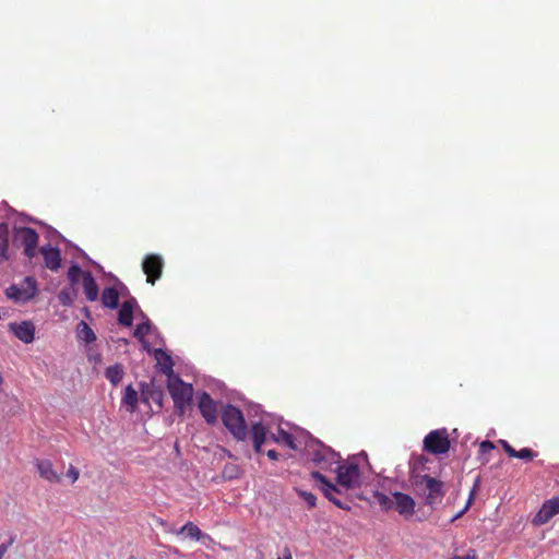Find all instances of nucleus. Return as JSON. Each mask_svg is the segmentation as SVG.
I'll return each mask as SVG.
<instances>
[{"instance_id": "obj_1", "label": "nucleus", "mask_w": 559, "mask_h": 559, "mask_svg": "<svg viewBox=\"0 0 559 559\" xmlns=\"http://www.w3.org/2000/svg\"><path fill=\"white\" fill-rule=\"evenodd\" d=\"M304 455L308 462L320 469L333 471L332 466L340 463L341 455L309 432L304 433Z\"/></svg>"}, {"instance_id": "obj_2", "label": "nucleus", "mask_w": 559, "mask_h": 559, "mask_svg": "<svg viewBox=\"0 0 559 559\" xmlns=\"http://www.w3.org/2000/svg\"><path fill=\"white\" fill-rule=\"evenodd\" d=\"M222 421L236 440L245 441L248 438L247 421L243 413L238 407L227 404L222 413Z\"/></svg>"}, {"instance_id": "obj_3", "label": "nucleus", "mask_w": 559, "mask_h": 559, "mask_svg": "<svg viewBox=\"0 0 559 559\" xmlns=\"http://www.w3.org/2000/svg\"><path fill=\"white\" fill-rule=\"evenodd\" d=\"M167 389L174 401V405L180 415L185 414L193 397V386L186 383L180 377L168 380Z\"/></svg>"}, {"instance_id": "obj_4", "label": "nucleus", "mask_w": 559, "mask_h": 559, "mask_svg": "<svg viewBox=\"0 0 559 559\" xmlns=\"http://www.w3.org/2000/svg\"><path fill=\"white\" fill-rule=\"evenodd\" d=\"M37 293V281L33 276H26L21 283L11 284L4 290L7 298L15 304H27L34 299Z\"/></svg>"}, {"instance_id": "obj_5", "label": "nucleus", "mask_w": 559, "mask_h": 559, "mask_svg": "<svg viewBox=\"0 0 559 559\" xmlns=\"http://www.w3.org/2000/svg\"><path fill=\"white\" fill-rule=\"evenodd\" d=\"M333 472L336 473V483L342 489H355L360 486V471L357 463L340 461Z\"/></svg>"}, {"instance_id": "obj_6", "label": "nucleus", "mask_w": 559, "mask_h": 559, "mask_svg": "<svg viewBox=\"0 0 559 559\" xmlns=\"http://www.w3.org/2000/svg\"><path fill=\"white\" fill-rule=\"evenodd\" d=\"M311 477L318 484V488L322 491V493L329 501H331L334 506L342 510L350 509L348 504L344 503L343 501L335 497V495H341L343 492V489L341 487L330 481L319 471H313L311 473Z\"/></svg>"}, {"instance_id": "obj_7", "label": "nucleus", "mask_w": 559, "mask_h": 559, "mask_svg": "<svg viewBox=\"0 0 559 559\" xmlns=\"http://www.w3.org/2000/svg\"><path fill=\"white\" fill-rule=\"evenodd\" d=\"M424 449L432 454H444L450 449V440L447 429L430 431L424 439Z\"/></svg>"}, {"instance_id": "obj_8", "label": "nucleus", "mask_w": 559, "mask_h": 559, "mask_svg": "<svg viewBox=\"0 0 559 559\" xmlns=\"http://www.w3.org/2000/svg\"><path fill=\"white\" fill-rule=\"evenodd\" d=\"M39 236L37 231L31 227H14V242H19L24 247V254L28 259L36 255Z\"/></svg>"}, {"instance_id": "obj_9", "label": "nucleus", "mask_w": 559, "mask_h": 559, "mask_svg": "<svg viewBox=\"0 0 559 559\" xmlns=\"http://www.w3.org/2000/svg\"><path fill=\"white\" fill-rule=\"evenodd\" d=\"M273 416L270 414H263L259 421L252 423L251 437L253 442L254 451L260 453L262 445L266 440L269 430L272 427Z\"/></svg>"}, {"instance_id": "obj_10", "label": "nucleus", "mask_w": 559, "mask_h": 559, "mask_svg": "<svg viewBox=\"0 0 559 559\" xmlns=\"http://www.w3.org/2000/svg\"><path fill=\"white\" fill-rule=\"evenodd\" d=\"M164 267V260L157 253H150L145 255L142 261V270L146 275V282L154 285L157 280L162 277Z\"/></svg>"}, {"instance_id": "obj_11", "label": "nucleus", "mask_w": 559, "mask_h": 559, "mask_svg": "<svg viewBox=\"0 0 559 559\" xmlns=\"http://www.w3.org/2000/svg\"><path fill=\"white\" fill-rule=\"evenodd\" d=\"M417 484H425L428 493L425 502L427 506L433 508L444 496L443 483L429 475H421Z\"/></svg>"}, {"instance_id": "obj_12", "label": "nucleus", "mask_w": 559, "mask_h": 559, "mask_svg": "<svg viewBox=\"0 0 559 559\" xmlns=\"http://www.w3.org/2000/svg\"><path fill=\"white\" fill-rule=\"evenodd\" d=\"M557 514H559V497H552L542 504L538 512L534 515L532 524L535 526L544 525Z\"/></svg>"}, {"instance_id": "obj_13", "label": "nucleus", "mask_w": 559, "mask_h": 559, "mask_svg": "<svg viewBox=\"0 0 559 559\" xmlns=\"http://www.w3.org/2000/svg\"><path fill=\"white\" fill-rule=\"evenodd\" d=\"M198 406L201 415L209 425L217 421V407L215 401L207 392H202L199 396Z\"/></svg>"}, {"instance_id": "obj_14", "label": "nucleus", "mask_w": 559, "mask_h": 559, "mask_svg": "<svg viewBox=\"0 0 559 559\" xmlns=\"http://www.w3.org/2000/svg\"><path fill=\"white\" fill-rule=\"evenodd\" d=\"M394 498L393 507L404 518H411L415 513V500L407 493L401 491L392 492Z\"/></svg>"}, {"instance_id": "obj_15", "label": "nucleus", "mask_w": 559, "mask_h": 559, "mask_svg": "<svg viewBox=\"0 0 559 559\" xmlns=\"http://www.w3.org/2000/svg\"><path fill=\"white\" fill-rule=\"evenodd\" d=\"M10 331L25 344H29L35 338V325L31 321H22L20 323H10Z\"/></svg>"}, {"instance_id": "obj_16", "label": "nucleus", "mask_w": 559, "mask_h": 559, "mask_svg": "<svg viewBox=\"0 0 559 559\" xmlns=\"http://www.w3.org/2000/svg\"><path fill=\"white\" fill-rule=\"evenodd\" d=\"M39 251L44 257L45 266L51 271H58L61 265L60 250L47 245L43 246Z\"/></svg>"}, {"instance_id": "obj_17", "label": "nucleus", "mask_w": 559, "mask_h": 559, "mask_svg": "<svg viewBox=\"0 0 559 559\" xmlns=\"http://www.w3.org/2000/svg\"><path fill=\"white\" fill-rule=\"evenodd\" d=\"M154 357L157 360L159 371L167 376L168 380L175 378L174 374V361L171 356L162 348L154 350Z\"/></svg>"}, {"instance_id": "obj_18", "label": "nucleus", "mask_w": 559, "mask_h": 559, "mask_svg": "<svg viewBox=\"0 0 559 559\" xmlns=\"http://www.w3.org/2000/svg\"><path fill=\"white\" fill-rule=\"evenodd\" d=\"M277 432L280 437V444H284L295 451L300 450L301 448L304 449V433L306 432L305 430H301L300 433L296 437H294L292 433H289L288 431L284 430L281 427H278Z\"/></svg>"}, {"instance_id": "obj_19", "label": "nucleus", "mask_w": 559, "mask_h": 559, "mask_svg": "<svg viewBox=\"0 0 559 559\" xmlns=\"http://www.w3.org/2000/svg\"><path fill=\"white\" fill-rule=\"evenodd\" d=\"M82 285H83V290H84V294H85L87 300H90V301L97 300L98 295H99V288H98V285L91 272L85 271L83 273Z\"/></svg>"}, {"instance_id": "obj_20", "label": "nucleus", "mask_w": 559, "mask_h": 559, "mask_svg": "<svg viewBox=\"0 0 559 559\" xmlns=\"http://www.w3.org/2000/svg\"><path fill=\"white\" fill-rule=\"evenodd\" d=\"M36 467L44 479L50 483H58L60 480V475L52 468L49 460H37Z\"/></svg>"}, {"instance_id": "obj_21", "label": "nucleus", "mask_w": 559, "mask_h": 559, "mask_svg": "<svg viewBox=\"0 0 559 559\" xmlns=\"http://www.w3.org/2000/svg\"><path fill=\"white\" fill-rule=\"evenodd\" d=\"M120 293L117 287L109 286L104 288L102 293V302L104 307L116 309L119 306Z\"/></svg>"}, {"instance_id": "obj_22", "label": "nucleus", "mask_w": 559, "mask_h": 559, "mask_svg": "<svg viewBox=\"0 0 559 559\" xmlns=\"http://www.w3.org/2000/svg\"><path fill=\"white\" fill-rule=\"evenodd\" d=\"M157 333V329L152 324L148 318H145V321L138 324L133 332V336L138 338L144 346V348H147V342L145 341L146 334Z\"/></svg>"}, {"instance_id": "obj_23", "label": "nucleus", "mask_w": 559, "mask_h": 559, "mask_svg": "<svg viewBox=\"0 0 559 559\" xmlns=\"http://www.w3.org/2000/svg\"><path fill=\"white\" fill-rule=\"evenodd\" d=\"M9 255V225L7 223L0 224V263L8 261Z\"/></svg>"}, {"instance_id": "obj_24", "label": "nucleus", "mask_w": 559, "mask_h": 559, "mask_svg": "<svg viewBox=\"0 0 559 559\" xmlns=\"http://www.w3.org/2000/svg\"><path fill=\"white\" fill-rule=\"evenodd\" d=\"M124 376L123 366L121 364H115L109 366L105 370L106 379L114 385H118Z\"/></svg>"}, {"instance_id": "obj_25", "label": "nucleus", "mask_w": 559, "mask_h": 559, "mask_svg": "<svg viewBox=\"0 0 559 559\" xmlns=\"http://www.w3.org/2000/svg\"><path fill=\"white\" fill-rule=\"evenodd\" d=\"M177 534H185L190 539L201 540L202 538L209 537L204 534L194 523L188 522L186 523Z\"/></svg>"}, {"instance_id": "obj_26", "label": "nucleus", "mask_w": 559, "mask_h": 559, "mask_svg": "<svg viewBox=\"0 0 559 559\" xmlns=\"http://www.w3.org/2000/svg\"><path fill=\"white\" fill-rule=\"evenodd\" d=\"M78 338L86 344H91L96 341V334L92 328L84 321L78 324Z\"/></svg>"}, {"instance_id": "obj_27", "label": "nucleus", "mask_w": 559, "mask_h": 559, "mask_svg": "<svg viewBox=\"0 0 559 559\" xmlns=\"http://www.w3.org/2000/svg\"><path fill=\"white\" fill-rule=\"evenodd\" d=\"M133 316L134 311L131 310L129 306L121 305L118 312V323L127 328L132 326Z\"/></svg>"}, {"instance_id": "obj_28", "label": "nucleus", "mask_w": 559, "mask_h": 559, "mask_svg": "<svg viewBox=\"0 0 559 559\" xmlns=\"http://www.w3.org/2000/svg\"><path fill=\"white\" fill-rule=\"evenodd\" d=\"M122 403L126 404L131 409H133L135 407V405L138 404V392L133 389V386L131 384H129L124 389Z\"/></svg>"}, {"instance_id": "obj_29", "label": "nucleus", "mask_w": 559, "mask_h": 559, "mask_svg": "<svg viewBox=\"0 0 559 559\" xmlns=\"http://www.w3.org/2000/svg\"><path fill=\"white\" fill-rule=\"evenodd\" d=\"M76 296V293L74 288H63L59 295V301L62 306L71 307L74 302V298Z\"/></svg>"}, {"instance_id": "obj_30", "label": "nucleus", "mask_w": 559, "mask_h": 559, "mask_svg": "<svg viewBox=\"0 0 559 559\" xmlns=\"http://www.w3.org/2000/svg\"><path fill=\"white\" fill-rule=\"evenodd\" d=\"M83 273L84 272L82 271L80 265L73 262L68 270V280L70 284L72 286H75L79 283L80 276H83Z\"/></svg>"}, {"instance_id": "obj_31", "label": "nucleus", "mask_w": 559, "mask_h": 559, "mask_svg": "<svg viewBox=\"0 0 559 559\" xmlns=\"http://www.w3.org/2000/svg\"><path fill=\"white\" fill-rule=\"evenodd\" d=\"M374 498L377 502L385 510L392 509L394 501L383 492L376 491Z\"/></svg>"}, {"instance_id": "obj_32", "label": "nucleus", "mask_w": 559, "mask_h": 559, "mask_svg": "<svg viewBox=\"0 0 559 559\" xmlns=\"http://www.w3.org/2000/svg\"><path fill=\"white\" fill-rule=\"evenodd\" d=\"M298 495L304 499L309 509H312L317 506V497L312 492L298 490Z\"/></svg>"}, {"instance_id": "obj_33", "label": "nucleus", "mask_w": 559, "mask_h": 559, "mask_svg": "<svg viewBox=\"0 0 559 559\" xmlns=\"http://www.w3.org/2000/svg\"><path fill=\"white\" fill-rule=\"evenodd\" d=\"M536 456L537 452L533 451L531 448H522L521 450H518V455H515L516 459L524 461H532Z\"/></svg>"}, {"instance_id": "obj_34", "label": "nucleus", "mask_w": 559, "mask_h": 559, "mask_svg": "<svg viewBox=\"0 0 559 559\" xmlns=\"http://www.w3.org/2000/svg\"><path fill=\"white\" fill-rule=\"evenodd\" d=\"M223 475L227 479H234L239 476V468L235 464H227L223 469Z\"/></svg>"}, {"instance_id": "obj_35", "label": "nucleus", "mask_w": 559, "mask_h": 559, "mask_svg": "<svg viewBox=\"0 0 559 559\" xmlns=\"http://www.w3.org/2000/svg\"><path fill=\"white\" fill-rule=\"evenodd\" d=\"M495 448H496V447H495V444H493L491 441H489V440H485V441H483V442L480 443V445H479V453H480L481 455H485L486 453H488V452H490V451L495 450Z\"/></svg>"}, {"instance_id": "obj_36", "label": "nucleus", "mask_w": 559, "mask_h": 559, "mask_svg": "<svg viewBox=\"0 0 559 559\" xmlns=\"http://www.w3.org/2000/svg\"><path fill=\"white\" fill-rule=\"evenodd\" d=\"M76 250H78L80 257H82L85 260H87L88 263L94 265L98 272H104V267L100 264H98L97 262H95L94 260H92L82 249L76 247Z\"/></svg>"}, {"instance_id": "obj_37", "label": "nucleus", "mask_w": 559, "mask_h": 559, "mask_svg": "<svg viewBox=\"0 0 559 559\" xmlns=\"http://www.w3.org/2000/svg\"><path fill=\"white\" fill-rule=\"evenodd\" d=\"M472 501H473V492L469 493V497H468V500H467L465 507L451 519V523L459 520L468 510Z\"/></svg>"}, {"instance_id": "obj_38", "label": "nucleus", "mask_w": 559, "mask_h": 559, "mask_svg": "<svg viewBox=\"0 0 559 559\" xmlns=\"http://www.w3.org/2000/svg\"><path fill=\"white\" fill-rule=\"evenodd\" d=\"M14 542H15V536L12 535V536H10L8 542L2 543L0 545V559L3 558L4 554L8 551L9 547L13 545Z\"/></svg>"}, {"instance_id": "obj_39", "label": "nucleus", "mask_w": 559, "mask_h": 559, "mask_svg": "<svg viewBox=\"0 0 559 559\" xmlns=\"http://www.w3.org/2000/svg\"><path fill=\"white\" fill-rule=\"evenodd\" d=\"M123 306H129V308L133 311L139 310L138 301L134 297H129L127 300L122 302Z\"/></svg>"}, {"instance_id": "obj_40", "label": "nucleus", "mask_w": 559, "mask_h": 559, "mask_svg": "<svg viewBox=\"0 0 559 559\" xmlns=\"http://www.w3.org/2000/svg\"><path fill=\"white\" fill-rule=\"evenodd\" d=\"M261 405L259 404H250L248 408V416H258L261 413Z\"/></svg>"}, {"instance_id": "obj_41", "label": "nucleus", "mask_w": 559, "mask_h": 559, "mask_svg": "<svg viewBox=\"0 0 559 559\" xmlns=\"http://www.w3.org/2000/svg\"><path fill=\"white\" fill-rule=\"evenodd\" d=\"M114 278L117 282L116 287L118 288L120 295L124 296V295L129 294L128 287L122 282H120L117 277H114Z\"/></svg>"}, {"instance_id": "obj_42", "label": "nucleus", "mask_w": 559, "mask_h": 559, "mask_svg": "<svg viewBox=\"0 0 559 559\" xmlns=\"http://www.w3.org/2000/svg\"><path fill=\"white\" fill-rule=\"evenodd\" d=\"M68 477L71 478L72 483H74L79 478V471L71 466L67 473Z\"/></svg>"}, {"instance_id": "obj_43", "label": "nucleus", "mask_w": 559, "mask_h": 559, "mask_svg": "<svg viewBox=\"0 0 559 559\" xmlns=\"http://www.w3.org/2000/svg\"><path fill=\"white\" fill-rule=\"evenodd\" d=\"M504 451L511 457H515V455H518V450H515L511 444L506 447Z\"/></svg>"}, {"instance_id": "obj_44", "label": "nucleus", "mask_w": 559, "mask_h": 559, "mask_svg": "<svg viewBox=\"0 0 559 559\" xmlns=\"http://www.w3.org/2000/svg\"><path fill=\"white\" fill-rule=\"evenodd\" d=\"M266 455H267V457H269L270 460H272V461H276V460L278 459V453H277L275 450H273V449H272V450H269V451L266 452Z\"/></svg>"}, {"instance_id": "obj_45", "label": "nucleus", "mask_w": 559, "mask_h": 559, "mask_svg": "<svg viewBox=\"0 0 559 559\" xmlns=\"http://www.w3.org/2000/svg\"><path fill=\"white\" fill-rule=\"evenodd\" d=\"M454 559H476V555L474 551H469L468 554L464 555V556H456L454 557Z\"/></svg>"}, {"instance_id": "obj_46", "label": "nucleus", "mask_w": 559, "mask_h": 559, "mask_svg": "<svg viewBox=\"0 0 559 559\" xmlns=\"http://www.w3.org/2000/svg\"><path fill=\"white\" fill-rule=\"evenodd\" d=\"M283 555H284V559H293L290 550L287 547L284 549Z\"/></svg>"}, {"instance_id": "obj_47", "label": "nucleus", "mask_w": 559, "mask_h": 559, "mask_svg": "<svg viewBox=\"0 0 559 559\" xmlns=\"http://www.w3.org/2000/svg\"><path fill=\"white\" fill-rule=\"evenodd\" d=\"M271 440L274 441L275 443H278L280 444V437H278V432L277 433H272L270 436Z\"/></svg>"}, {"instance_id": "obj_48", "label": "nucleus", "mask_w": 559, "mask_h": 559, "mask_svg": "<svg viewBox=\"0 0 559 559\" xmlns=\"http://www.w3.org/2000/svg\"><path fill=\"white\" fill-rule=\"evenodd\" d=\"M479 478H476L475 483H474V486H473V489L471 492H473V495L475 493V490L477 489V487L479 486Z\"/></svg>"}, {"instance_id": "obj_49", "label": "nucleus", "mask_w": 559, "mask_h": 559, "mask_svg": "<svg viewBox=\"0 0 559 559\" xmlns=\"http://www.w3.org/2000/svg\"><path fill=\"white\" fill-rule=\"evenodd\" d=\"M138 312H139V316L141 318L142 322L145 321V318H147V316L141 309H139Z\"/></svg>"}, {"instance_id": "obj_50", "label": "nucleus", "mask_w": 559, "mask_h": 559, "mask_svg": "<svg viewBox=\"0 0 559 559\" xmlns=\"http://www.w3.org/2000/svg\"><path fill=\"white\" fill-rule=\"evenodd\" d=\"M499 443L502 445L503 450L506 449V447L510 445V443L506 440H499Z\"/></svg>"}, {"instance_id": "obj_51", "label": "nucleus", "mask_w": 559, "mask_h": 559, "mask_svg": "<svg viewBox=\"0 0 559 559\" xmlns=\"http://www.w3.org/2000/svg\"><path fill=\"white\" fill-rule=\"evenodd\" d=\"M277 559H281V558H277Z\"/></svg>"}]
</instances>
